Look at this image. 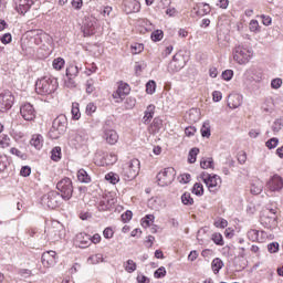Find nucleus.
<instances>
[{
  "label": "nucleus",
  "instance_id": "obj_1",
  "mask_svg": "<svg viewBox=\"0 0 283 283\" xmlns=\"http://www.w3.org/2000/svg\"><path fill=\"white\" fill-rule=\"evenodd\" d=\"M57 87H59V84L56 83V80L49 76H44L38 80L35 83V92L41 96H45L48 94H54Z\"/></svg>",
  "mask_w": 283,
  "mask_h": 283
},
{
  "label": "nucleus",
  "instance_id": "obj_2",
  "mask_svg": "<svg viewBox=\"0 0 283 283\" xmlns=\"http://www.w3.org/2000/svg\"><path fill=\"white\" fill-rule=\"evenodd\" d=\"M253 59V49L239 44L233 49V61L239 65H247Z\"/></svg>",
  "mask_w": 283,
  "mask_h": 283
},
{
  "label": "nucleus",
  "instance_id": "obj_3",
  "mask_svg": "<svg viewBox=\"0 0 283 283\" xmlns=\"http://www.w3.org/2000/svg\"><path fill=\"white\" fill-rule=\"evenodd\" d=\"M67 129V118L65 115L57 116L52 124V128L50 130V136L56 140L62 134H65V130Z\"/></svg>",
  "mask_w": 283,
  "mask_h": 283
},
{
  "label": "nucleus",
  "instance_id": "obj_4",
  "mask_svg": "<svg viewBox=\"0 0 283 283\" xmlns=\"http://www.w3.org/2000/svg\"><path fill=\"white\" fill-rule=\"evenodd\" d=\"M138 174H140V161L138 159L124 164L122 175L125 180H134Z\"/></svg>",
  "mask_w": 283,
  "mask_h": 283
},
{
  "label": "nucleus",
  "instance_id": "obj_5",
  "mask_svg": "<svg viewBox=\"0 0 283 283\" xmlns=\"http://www.w3.org/2000/svg\"><path fill=\"white\" fill-rule=\"evenodd\" d=\"M63 200H65L61 193L56 191H50L45 196L42 197V205L48 207V209H56L63 205Z\"/></svg>",
  "mask_w": 283,
  "mask_h": 283
},
{
  "label": "nucleus",
  "instance_id": "obj_6",
  "mask_svg": "<svg viewBox=\"0 0 283 283\" xmlns=\"http://www.w3.org/2000/svg\"><path fill=\"white\" fill-rule=\"evenodd\" d=\"M174 180H176V169L174 167L165 168L157 175V185L159 187H169Z\"/></svg>",
  "mask_w": 283,
  "mask_h": 283
},
{
  "label": "nucleus",
  "instance_id": "obj_7",
  "mask_svg": "<svg viewBox=\"0 0 283 283\" xmlns=\"http://www.w3.org/2000/svg\"><path fill=\"white\" fill-rule=\"evenodd\" d=\"M201 179L211 193H216L220 190V187H222V178H220L218 175H209L207 172H202Z\"/></svg>",
  "mask_w": 283,
  "mask_h": 283
},
{
  "label": "nucleus",
  "instance_id": "obj_8",
  "mask_svg": "<svg viewBox=\"0 0 283 283\" xmlns=\"http://www.w3.org/2000/svg\"><path fill=\"white\" fill-rule=\"evenodd\" d=\"M57 191H61V196L65 201L71 200L72 193H74V186H72V179L65 177L56 185Z\"/></svg>",
  "mask_w": 283,
  "mask_h": 283
},
{
  "label": "nucleus",
  "instance_id": "obj_9",
  "mask_svg": "<svg viewBox=\"0 0 283 283\" xmlns=\"http://www.w3.org/2000/svg\"><path fill=\"white\" fill-rule=\"evenodd\" d=\"M261 224L266 229H275L277 227V216L275 211L269 210L261 216Z\"/></svg>",
  "mask_w": 283,
  "mask_h": 283
},
{
  "label": "nucleus",
  "instance_id": "obj_10",
  "mask_svg": "<svg viewBox=\"0 0 283 283\" xmlns=\"http://www.w3.org/2000/svg\"><path fill=\"white\" fill-rule=\"evenodd\" d=\"M14 105V96L10 91L0 94V112H8Z\"/></svg>",
  "mask_w": 283,
  "mask_h": 283
},
{
  "label": "nucleus",
  "instance_id": "obj_11",
  "mask_svg": "<svg viewBox=\"0 0 283 283\" xmlns=\"http://www.w3.org/2000/svg\"><path fill=\"white\" fill-rule=\"evenodd\" d=\"M129 92H132V88L128 86V84L120 82L117 90L113 93L115 103H123L125 96H127Z\"/></svg>",
  "mask_w": 283,
  "mask_h": 283
},
{
  "label": "nucleus",
  "instance_id": "obj_12",
  "mask_svg": "<svg viewBox=\"0 0 283 283\" xmlns=\"http://www.w3.org/2000/svg\"><path fill=\"white\" fill-rule=\"evenodd\" d=\"M50 233L52 240H63L65 238V227L59 221H53Z\"/></svg>",
  "mask_w": 283,
  "mask_h": 283
},
{
  "label": "nucleus",
  "instance_id": "obj_13",
  "mask_svg": "<svg viewBox=\"0 0 283 283\" xmlns=\"http://www.w3.org/2000/svg\"><path fill=\"white\" fill-rule=\"evenodd\" d=\"M20 114L24 120H34V118H36V111L30 103L23 104L20 107Z\"/></svg>",
  "mask_w": 283,
  "mask_h": 283
},
{
  "label": "nucleus",
  "instance_id": "obj_14",
  "mask_svg": "<svg viewBox=\"0 0 283 283\" xmlns=\"http://www.w3.org/2000/svg\"><path fill=\"white\" fill-rule=\"evenodd\" d=\"M66 76L69 81L65 82L66 87H74V78L78 76V66L70 64L66 67Z\"/></svg>",
  "mask_w": 283,
  "mask_h": 283
},
{
  "label": "nucleus",
  "instance_id": "obj_15",
  "mask_svg": "<svg viewBox=\"0 0 283 283\" xmlns=\"http://www.w3.org/2000/svg\"><path fill=\"white\" fill-rule=\"evenodd\" d=\"M123 10L126 14H132L134 12H140V2L137 0H124Z\"/></svg>",
  "mask_w": 283,
  "mask_h": 283
},
{
  "label": "nucleus",
  "instance_id": "obj_16",
  "mask_svg": "<svg viewBox=\"0 0 283 283\" xmlns=\"http://www.w3.org/2000/svg\"><path fill=\"white\" fill-rule=\"evenodd\" d=\"M75 242L81 249H87L92 244V237L85 232H80L75 235Z\"/></svg>",
  "mask_w": 283,
  "mask_h": 283
},
{
  "label": "nucleus",
  "instance_id": "obj_17",
  "mask_svg": "<svg viewBox=\"0 0 283 283\" xmlns=\"http://www.w3.org/2000/svg\"><path fill=\"white\" fill-rule=\"evenodd\" d=\"M42 264L43 266H46V269H50V266H54V264H56V252L55 251L44 252L42 254Z\"/></svg>",
  "mask_w": 283,
  "mask_h": 283
},
{
  "label": "nucleus",
  "instance_id": "obj_18",
  "mask_svg": "<svg viewBox=\"0 0 283 283\" xmlns=\"http://www.w3.org/2000/svg\"><path fill=\"white\" fill-rule=\"evenodd\" d=\"M103 138L107 145H116L118 143V133L115 129L105 128Z\"/></svg>",
  "mask_w": 283,
  "mask_h": 283
},
{
  "label": "nucleus",
  "instance_id": "obj_19",
  "mask_svg": "<svg viewBox=\"0 0 283 283\" xmlns=\"http://www.w3.org/2000/svg\"><path fill=\"white\" fill-rule=\"evenodd\" d=\"M96 30V20L92 18H87L84 21L83 32L85 36H92Z\"/></svg>",
  "mask_w": 283,
  "mask_h": 283
},
{
  "label": "nucleus",
  "instance_id": "obj_20",
  "mask_svg": "<svg viewBox=\"0 0 283 283\" xmlns=\"http://www.w3.org/2000/svg\"><path fill=\"white\" fill-rule=\"evenodd\" d=\"M283 187V180H282V177L275 175L273 176L269 182H268V188L271 190V191H280Z\"/></svg>",
  "mask_w": 283,
  "mask_h": 283
},
{
  "label": "nucleus",
  "instance_id": "obj_21",
  "mask_svg": "<svg viewBox=\"0 0 283 283\" xmlns=\"http://www.w3.org/2000/svg\"><path fill=\"white\" fill-rule=\"evenodd\" d=\"M193 10L196 11L197 17H206V14H209V12H211V7L209 6V3L199 2L193 8Z\"/></svg>",
  "mask_w": 283,
  "mask_h": 283
},
{
  "label": "nucleus",
  "instance_id": "obj_22",
  "mask_svg": "<svg viewBox=\"0 0 283 283\" xmlns=\"http://www.w3.org/2000/svg\"><path fill=\"white\" fill-rule=\"evenodd\" d=\"M154 114H156V105L150 104L147 106L144 112L143 123L144 125H149L151 123V118H154Z\"/></svg>",
  "mask_w": 283,
  "mask_h": 283
},
{
  "label": "nucleus",
  "instance_id": "obj_23",
  "mask_svg": "<svg viewBox=\"0 0 283 283\" xmlns=\"http://www.w3.org/2000/svg\"><path fill=\"white\" fill-rule=\"evenodd\" d=\"M185 67V62H180L177 55H174L172 61L168 64L169 72H180Z\"/></svg>",
  "mask_w": 283,
  "mask_h": 283
},
{
  "label": "nucleus",
  "instance_id": "obj_24",
  "mask_svg": "<svg viewBox=\"0 0 283 283\" xmlns=\"http://www.w3.org/2000/svg\"><path fill=\"white\" fill-rule=\"evenodd\" d=\"M163 128V119L160 117H155L153 123L148 127L149 134H158Z\"/></svg>",
  "mask_w": 283,
  "mask_h": 283
},
{
  "label": "nucleus",
  "instance_id": "obj_25",
  "mask_svg": "<svg viewBox=\"0 0 283 283\" xmlns=\"http://www.w3.org/2000/svg\"><path fill=\"white\" fill-rule=\"evenodd\" d=\"M240 105H242V98L240 95H229L228 107H230V109H238Z\"/></svg>",
  "mask_w": 283,
  "mask_h": 283
},
{
  "label": "nucleus",
  "instance_id": "obj_26",
  "mask_svg": "<svg viewBox=\"0 0 283 283\" xmlns=\"http://www.w3.org/2000/svg\"><path fill=\"white\" fill-rule=\"evenodd\" d=\"M30 145L34 147L35 149H41L43 147V135H32Z\"/></svg>",
  "mask_w": 283,
  "mask_h": 283
},
{
  "label": "nucleus",
  "instance_id": "obj_27",
  "mask_svg": "<svg viewBox=\"0 0 283 283\" xmlns=\"http://www.w3.org/2000/svg\"><path fill=\"white\" fill-rule=\"evenodd\" d=\"M262 189H264V184H262L261 180H256L252 184L250 191L253 196H260V193H262Z\"/></svg>",
  "mask_w": 283,
  "mask_h": 283
},
{
  "label": "nucleus",
  "instance_id": "obj_28",
  "mask_svg": "<svg viewBox=\"0 0 283 283\" xmlns=\"http://www.w3.org/2000/svg\"><path fill=\"white\" fill-rule=\"evenodd\" d=\"M211 266H212L213 273L216 275H218V273H220V270L222 269V266H224V262H222L220 260V258H216L212 260Z\"/></svg>",
  "mask_w": 283,
  "mask_h": 283
},
{
  "label": "nucleus",
  "instance_id": "obj_29",
  "mask_svg": "<svg viewBox=\"0 0 283 283\" xmlns=\"http://www.w3.org/2000/svg\"><path fill=\"white\" fill-rule=\"evenodd\" d=\"M201 169H213V158L211 157H203L200 160Z\"/></svg>",
  "mask_w": 283,
  "mask_h": 283
},
{
  "label": "nucleus",
  "instance_id": "obj_30",
  "mask_svg": "<svg viewBox=\"0 0 283 283\" xmlns=\"http://www.w3.org/2000/svg\"><path fill=\"white\" fill-rule=\"evenodd\" d=\"M77 180L80 182H92V178H90V175H87V171H85V169H80L77 171Z\"/></svg>",
  "mask_w": 283,
  "mask_h": 283
},
{
  "label": "nucleus",
  "instance_id": "obj_31",
  "mask_svg": "<svg viewBox=\"0 0 283 283\" xmlns=\"http://www.w3.org/2000/svg\"><path fill=\"white\" fill-rule=\"evenodd\" d=\"M105 180H107L108 182H111V185H118V182L120 181V177L118 176V174L108 172V174L105 176Z\"/></svg>",
  "mask_w": 283,
  "mask_h": 283
},
{
  "label": "nucleus",
  "instance_id": "obj_32",
  "mask_svg": "<svg viewBox=\"0 0 283 283\" xmlns=\"http://www.w3.org/2000/svg\"><path fill=\"white\" fill-rule=\"evenodd\" d=\"M201 136L203 138H209V136H211V124L209 122H205L202 124Z\"/></svg>",
  "mask_w": 283,
  "mask_h": 283
},
{
  "label": "nucleus",
  "instance_id": "obj_33",
  "mask_svg": "<svg viewBox=\"0 0 283 283\" xmlns=\"http://www.w3.org/2000/svg\"><path fill=\"white\" fill-rule=\"evenodd\" d=\"M124 269L127 273H134L137 269L136 262H134V260H127L126 263H124Z\"/></svg>",
  "mask_w": 283,
  "mask_h": 283
},
{
  "label": "nucleus",
  "instance_id": "obj_34",
  "mask_svg": "<svg viewBox=\"0 0 283 283\" xmlns=\"http://www.w3.org/2000/svg\"><path fill=\"white\" fill-rule=\"evenodd\" d=\"M53 70L61 71L62 67H65V60L63 57H56L53 60Z\"/></svg>",
  "mask_w": 283,
  "mask_h": 283
},
{
  "label": "nucleus",
  "instance_id": "obj_35",
  "mask_svg": "<svg viewBox=\"0 0 283 283\" xmlns=\"http://www.w3.org/2000/svg\"><path fill=\"white\" fill-rule=\"evenodd\" d=\"M192 193L195 196H203L205 195V187L200 182H196L192 187Z\"/></svg>",
  "mask_w": 283,
  "mask_h": 283
},
{
  "label": "nucleus",
  "instance_id": "obj_36",
  "mask_svg": "<svg viewBox=\"0 0 283 283\" xmlns=\"http://www.w3.org/2000/svg\"><path fill=\"white\" fill-rule=\"evenodd\" d=\"M198 154H200V149L199 148H192L189 151L188 155V163H190V165H193V163H196V156H198Z\"/></svg>",
  "mask_w": 283,
  "mask_h": 283
},
{
  "label": "nucleus",
  "instance_id": "obj_37",
  "mask_svg": "<svg viewBox=\"0 0 283 283\" xmlns=\"http://www.w3.org/2000/svg\"><path fill=\"white\" fill-rule=\"evenodd\" d=\"M71 114L75 120H78V118H81V109L78 108V103L72 104Z\"/></svg>",
  "mask_w": 283,
  "mask_h": 283
},
{
  "label": "nucleus",
  "instance_id": "obj_38",
  "mask_svg": "<svg viewBox=\"0 0 283 283\" xmlns=\"http://www.w3.org/2000/svg\"><path fill=\"white\" fill-rule=\"evenodd\" d=\"M181 202L182 205H186V206H191L193 205V198L191 197V193L189 192H185L182 196H181Z\"/></svg>",
  "mask_w": 283,
  "mask_h": 283
},
{
  "label": "nucleus",
  "instance_id": "obj_39",
  "mask_svg": "<svg viewBox=\"0 0 283 283\" xmlns=\"http://www.w3.org/2000/svg\"><path fill=\"white\" fill-rule=\"evenodd\" d=\"M118 160V156L114 153H109L105 156V163L106 165H115V163Z\"/></svg>",
  "mask_w": 283,
  "mask_h": 283
},
{
  "label": "nucleus",
  "instance_id": "obj_40",
  "mask_svg": "<svg viewBox=\"0 0 283 283\" xmlns=\"http://www.w3.org/2000/svg\"><path fill=\"white\" fill-rule=\"evenodd\" d=\"M248 238L251 242H258L260 240V231L258 230L248 231Z\"/></svg>",
  "mask_w": 283,
  "mask_h": 283
},
{
  "label": "nucleus",
  "instance_id": "obj_41",
  "mask_svg": "<svg viewBox=\"0 0 283 283\" xmlns=\"http://www.w3.org/2000/svg\"><path fill=\"white\" fill-rule=\"evenodd\" d=\"M51 158L52 160H54L55 163H57V160H61V147H54L51 151Z\"/></svg>",
  "mask_w": 283,
  "mask_h": 283
},
{
  "label": "nucleus",
  "instance_id": "obj_42",
  "mask_svg": "<svg viewBox=\"0 0 283 283\" xmlns=\"http://www.w3.org/2000/svg\"><path fill=\"white\" fill-rule=\"evenodd\" d=\"M212 241L214 244H218V247H224V240L222 239V234L214 233L212 234Z\"/></svg>",
  "mask_w": 283,
  "mask_h": 283
},
{
  "label": "nucleus",
  "instance_id": "obj_43",
  "mask_svg": "<svg viewBox=\"0 0 283 283\" xmlns=\"http://www.w3.org/2000/svg\"><path fill=\"white\" fill-rule=\"evenodd\" d=\"M0 145L2 149L10 147V138L8 135H0Z\"/></svg>",
  "mask_w": 283,
  "mask_h": 283
},
{
  "label": "nucleus",
  "instance_id": "obj_44",
  "mask_svg": "<svg viewBox=\"0 0 283 283\" xmlns=\"http://www.w3.org/2000/svg\"><path fill=\"white\" fill-rule=\"evenodd\" d=\"M166 275L167 270L165 269V266L157 269L154 273V277H156L157 280H160V277H165Z\"/></svg>",
  "mask_w": 283,
  "mask_h": 283
},
{
  "label": "nucleus",
  "instance_id": "obj_45",
  "mask_svg": "<svg viewBox=\"0 0 283 283\" xmlns=\"http://www.w3.org/2000/svg\"><path fill=\"white\" fill-rule=\"evenodd\" d=\"M279 143H280V139L273 137L265 143V147H268V149H275Z\"/></svg>",
  "mask_w": 283,
  "mask_h": 283
},
{
  "label": "nucleus",
  "instance_id": "obj_46",
  "mask_svg": "<svg viewBox=\"0 0 283 283\" xmlns=\"http://www.w3.org/2000/svg\"><path fill=\"white\" fill-rule=\"evenodd\" d=\"M154 222V214H148L146 218L143 219L142 226L147 229V227H151V223Z\"/></svg>",
  "mask_w": 283,
  "mask_h": 283
},
{
  "label": "nucleus",
  "instance_id": "obj_47",
  "mask_svg": "<svg viewBox=\"0 0 283 283\" xmlns=\"http://www.w3.org/2000/svg\"><path fill=\"white\" fill-rule=\"evenodd\" d=\"M145 50V46L140 43H135L132 45V53L133 54H140Z\"/></svg>",
  "mask_w": 283,
  "mask_h": 283
},
{
  "label": "nucleus",
  "instance_id": "obj_48",
  "mask_svg": "<svg viewBox=\"0 0 283 283\" xmlns=\"http://www.w3.org/2000/svg\"><path fill=\"white\" fill-rule=\"evenodd\" d=\"M249 28L250 32H260V23L258 22V20H251Z\"/></svg>",
  "mask_w": 283,
  "mask_h": 283
},
{
  "label": "nucleus",
  "instance_id": "obj_49",
  "mask_svg": "<svg viewBox=\"0 0 283 283\" xmlns=\"http://www.w3.org/2000/svg\"><path fill=\"white\" fill-rule=\"evenodd\" d=\"M214 227L218 229H227V227H229V222L226 219H219L214 221Z\"/></svg>",
  "mask_w": 283,
  "mask_h": 283
},
{
  "label": "nucleus",
  "instance_id": "obj_50",
  "mask_svg": "<svg viewBox=\"0 0 283 283\" xmlns=\"http://www.w3.org/2000/svg\"><path fill=\"white\" fill-rule=\"evenodd\" d=\"M146 92H147V94H154V92H156V82L149 81L146 84Z\"/></svg>",
  "mask_w": 283,
  "mask_h": 283
},
{
  "label": "nucleus",
  "instance_id": "obj_51",
  "mask_svg": "<svg viewBox=\"0 0 283 283\" xmlns=\"http://www.w3.org/2000/svg\"><path fill=\"white\" fill-rule=\"evenodd\" d=\"M151 40L155 42L163 41V30H157L151 33Z\"/></svg>",
  "mask_w": 283,
  "mask_h": 283
},
{
  "label": "nucleus",
  "instance_id": "obj_52",
  "mask_svg": "<svg viewBox=\"0 0 283 283\" xmlns=\"http://www.w3.org/2000/svg\"><path fill=\"white\" fill-rule=\"evenodd\" d=\"M271 87H272V90H280V87H282V78L276 77V78L272 80Z\"/></svg>",
  "mask_w": 283,
  "mask_h": 283
},
{
  "label": "nucleus",
  "instance_id": "obj_53",
  "mask_svg": "<svg viewBox=\"0 0 283 283\" xmlns=\"http://www.w3.org/2000/svg\"><path fill=\"white\" fill-rule=\"evenodd\" d=\"M32 174V168L30 166H23L20 170V176H23V178H28Z\"/></svg>",
  "mask_w": 283,
  "mask_h": 283
},
{
  "label": "nucleus",
  "instance_id": "obj_54",
  "mask_svg": "<svg viewBox=\"0 0 283 283\" xmlns=\"http://www.w3.org/2000/svg\"><path fill=\"white\" fill-rule=\"evenodd\" d=\"M1 43H3V45H8V43H12V34L10 33H4L1 39H0Z\"/></svg>",
  "mask_w": 283,
  "mask_h": 283
},
{
  "label": "nucleus",
  "instance_id": "obj_55",
  "mask_svg": "<svg viewBox=\"0 0 283 283\" xmlns=\"http://www.w3.org/2000/svg\"><path fill=\"white\" fill-rule=\"evenodd\" d=\"M282 126H283L282 119H276V120H274V123L272 125V130L274 133H277L282 129Z\"/></svg>",
  "mask_w": 283,
  "mask_h": 283
},
{
  "label": "nucleus",
  "instance_id": "obj_56",
  "mask_svg": "<svg viewBox=\"0 0 283 283\" xmlns=\"http://www.w3.org/2000/svg\"><path fill=\"white\" fill-rule=\"evenodd\" d=\"M222 78H223V81H231L233 78V71L232 70L223 71Z\"/></svg>",
  "mask_w": 283,
  "mask_h": 283
},
{
  "label": "nucleus",
  "instance_id": "obj_57",
  "mask_svg": "<svg viewBox=\"0 0 283 283\" xmlns=\"http://www.w3.org/2000/svg\"><path fill=\"white\" fill-rule=\"evenodd\" d=\"M94 80H87L86 81V93L87 94H93L94 93Z\"/></svg>",
  "mask_w": 283,
  "mask_h": 283
},
{
  "label": "nucleus",
  "instance_id": "obj_58",
  "mask_svg": "<svg viewBox=\"0 0 283 283\" xmlns=\"http://www.w3.org/2000/svg\"><path fill=\"white\" fill-rule=\"evenodd\" d=\"M268 250H269L270 253H277V251H280V244L275 243V242L270 243L268 245Z\"/></svg>",
  "mask_w": 283,
  "mask_h": 283
},
{
  "label": "nucleus",
  "instance_id": "obj_59",
  "mask_svg": "<svg viewBox=\"0 0 283 283\" xmlns=\"http://www.w3.org/2000/svg\"><path fill=\"white\" fill-rule=\"evenodd\" d=\"M71 6L74 10H81L83 8V0H72Z\"/></svg>",
  "mask_w": 283,
  "mask_h": 283
},
{
  "label": "nucleus",
  "instance_id": "obj_60",
  "mask_svg": "<svg viewBox=\"0 0 283 283\" xmlns=\"http://www.w3.org/2000/svg\"><path fill=\"white\" fill-rule=\"evenodd\" d=\"M103 235L106 238V240H111V238H114V230H112V228H106L103 231Z\"/></svg>",
  "mask_w": 283,
  "mask_h": 283
},
{
  "label": "nucleus",
  "instance_id": "obj_61",
  "mask_svg": "<svg viewBox=\"0 0 283 283\" xmlns=\"http://www.w3.org/2000/svg\"><path fill=\"white\" fill-rule=\"evenodd\" d=\"M94 112H96V105L94 103H88L86 105V114L92 116V114H94Z\"/></svg>",
  "mask_w": 283,
  "mask_h": 283
},
{
  "label": "nucleus",
  "instance_id": "obj_62",
  "mask_svg": "<svg viewBox=\"0 0 283 283\" xmlns=\"http://www.w3.org/2000/svg\"><path fill=\"white\" fill-rule=\"evenodd\" d=\"M185 134H186V136H188V137L195 136V134H196V127H193V126L187 127V128L185 129Z\"/></svg>",
  "mask_w": 283,
  "mask_h": 283
},
{
  "label": "nucleus",
  "instance_id": "obj_63",
  "mask_svg": "<svg viewBox=\"0 0 283 283\" xmlns=\"http://www.w3.org/2000/svg\"><path fill=\"white\" fill-rule=\"evenodd\" d=\"M132 211L127 210L125 213L122 214V220L124 222H129V220H132Z\"/></svg>",
  "mask_w": 283,
  "mask_h": 283
},
{
  "label": "nucleus",
  "instance_id": "obj_64",
  "mask_svg": "<svg viewBox=\"0 0 283 283\" xmlns=\"http://www.w3.org/2000/svg\"><path fill=\"white\" fill-rule=\"evenodd\" d=\"M137 282L138 283H149V277L145 276V274H138Z\"/></svg>",
  "mask_w": 283,
  "mask_h": 283
}]
</instances>
